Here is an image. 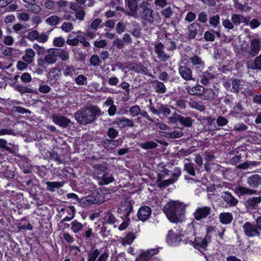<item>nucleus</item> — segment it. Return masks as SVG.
I'll return each instance as SVG.
<instances>
[{"mask_svg":"<svg viewBox=\"0 0 261 261\" xmlns=\"http://www.w3.org/2000/svg\"><path fill=\"white\" fill-rule=\"evenodd\" d=\"M208 229L204 237L199 234L197 236L192 229H170L166 236V243L171 247H175L183 242L185 244H190L195 248L202 251L205 249L207 244L211 241L213 230Z\"/></svg>","mask_w":261,"mask_h":261,"instance_id":"f257e3e1","label":"nucleus"},{"mask_svg":"<svg viewBox=\"0 0 261 261\" xmlns=\"http://www.w3.org/2000/svg\"><path fill=\"white\" fill-rule=\"evenodd\" d=\"M186 206L179 201H171L164 206V212L170 222L177 224L184 221Z\"/></svg>","mask_w":261,"mask_h":261,"instance_id":"f03ea898","label":"nucleus"},{"mask_svg":"<svg viewBox=\"0 0 261 261\" xmlns=\"http://www.w3.org/2000/svg\"><path fill=\"white\" fill-rule=\"evenodd\" d=\"M102 114L100 109L96 106L83 108L75 114V118L79 123L87 124L95 121Z\"/></svg>","mask_w":261,"mask_h":261,"instance_id":"7ed1b4c3","label":"nucleus"},{"mask_svg":"<svg viewBox=\"0 0 261 261\" xmlns=\"http://www.w3.org/2000/svg\"><path fill=\"white\" fill-rule=\"evenodd\" d=\"M250 83L243 80L233 78L231 79V88L230 92L234 93H241L246 96H249L253 95V92L250 87Z\"/></svg>","mask_w":261,"mask_h":261,"instance_id":"20e7f679","label":"nucleus"},{"mask_svg":"<svg viewBox=\"0 0 261 261\" xmlns=\"http://www.w3.org/2000/svg\"><path fill=\"white\" fill-rule=\"evenodd\" d=\"M95 174L97 178L101 179L99 182L101 185L109 184L114 180L113 176L109 173L107 169L101 165L97 166Z\"/></svg>","mask_w":261,"mask_h":261,"instance_id":"39448f33","label":"nucleus"},{"mask_svg":"<svg viewBox=\"0 0 261 261\" xmlns=\"http://www.w3.org/2000/svg\"><path fill=\"white\" fill-rule=\"evenodd\" d=\"M133 203L131 200H125L122 201L118 209V213L121 215L122 218H125L124 221H127L129 219L128 218L129 215L133 210Z\"/></svg>","mask_w":261,"mask_h":261,"instance_id":"423d86ee","label":"nucleus"},{"mask_svg":"<svg viewBox=\"0 0 261 261\" xmlns=\"http://www.w3.org/2000/svg\"><path fill=\"white\" fill-rule=\"evenodd\" d=\"M149 4L146 1L142 2L140 8L142 9V18L149 23H153L154 18L153 15V10L148 7Z\"/></svg>","mask_w":261,"mask_h":261,"instance_id":"0eeeda50","label":"nucleus"},{"mask_svg":"<svg viewBox=\"0 0 261 261\" xmlns=\"http://www.w3.org/2000/svg\"><path fill=\"white\" fill-rule=\"evenodd\" d=\"M211 208L207 206H201L197 207L193 213L194 218L199 221L202 219L206 218L210 214Z\"/></svg>","mask_w":261,"mask_h":261,"instance_id":"6e6552de","label":"nucleus"},{"mask_svg":"<svg viewBox=\"0 0 261 261\" xmlns=\"http://www.w3.org/2000/svg\"><path fill=\"white\" fill-rule=\"evenodd\" d=\"M113 124L116 125L117 127L122 128L125 127H133L135 125L134 120L129 119L125 117H117L116 118Z\"/></svg>","mask_w":261,"mask_h":261,"instance_id":"1a4fd4ad","label":"nucleus"},{"mask_svg":"<svg viewBox=\"0 0 261 261\" xmlns=\"http://www.w3.org/2000/svg\"><path fill=\"white\" fill-rule=\"evenodd\" d=\"M203 32V28L201 24L198 23H192L188 28V37L190 39H193L198 33L201 35Z\"/></svg>","mask_w":261,"mask_h":261,"instance_id":"9d476101","label":"nucleus"},{"mask_svg":"<svg viewBox=\"0 0 261 261\" xmlns=\"http://www.w3.org/2000/svg\"><path fill=\"white\" fill-rule=\"evenodd\" d=\"M154 50L158 59L163 62L167 61L170 58V55L165 53L164 45L161 42L158 43L154 45Z\"/></svg>","mask_w":261,"mask_h":261,"instance_id":"9b49d317","label":"nucleus"},{"mask_svg":"<svg viewBox=\"0 0 261 261\" xmlns=\"http://www.w3.org/2000/svg\"><path fill=\"white\" fill-rule=\"evenodd\" d=\"M106 223L114 224V227H118V228H126L129 224V220L124 221L123 222L120 223L112 214H110L107 216Z\"/></svg>","mask_w":261,"mask_h":261,"instance_id":"f8f14e48","label":"nucleus"},{"mask_svg":"<svg viewBox=\"0 0 261 261\" xmlns=\"http://www.w3.org/2000/svg\"><path fill=\"white\" fill-rule=\"evenodd\" d=\"M178 72L181 77L186 81H194L192 75V71L191 68L185 65H180Z\"/></svg>","mask_w":261,"mask_h":261,"instance_id":"ddd939ff","label":"nucleus"},{"mask_svg":"<svg viewBox=\"0 0 261 261\" xmlns=\"http://www.w3.org/2000/svg\"><path fill=\"white\" fill-rule=\"evenodd\" d=\"M189 61L192 64V66L196 68L197 70L201 71L204 68L205 63L202 59L195 54L189 57Z\"/></svg>","mask_w":261,"mask_h":261,"instance_id":"4468645a","label":"nucleus"},{"mask_svg":"<svg viewBox=\"0 0 261 261\" xmlns=\"http://www.w3.org/2000/svg\"><path fill=\"white\" fill-rule=\"evenodd\" d=\"M52 120L55 124L63 128H66L71 123L69 119L65 116H59L57 114L52 116Z\"/></svg>","mask_w":261,"mask_h":261,"instance_id":"2eb2a0df","label":"nucleus"},{"mask_svg":"<svg viewBox=\"0 0 261 261\" xmlns=\"http://www.w3.org/2000/svg\"><path fill=\"white\" fill-rule=\"evenodd\" d=\"M58 59L56 48L50 49L44 57L43 61L48 64H55Z\"/></svg>","mask_w":261,"mask_h":261,"instance_id":"dca6fc26","label":"nucleus"},{"mask_svg":"<svg viewBox=\"0 0 261 261\" xmlns=\"http://www.w3.org/2000/svg\"><path fill=\"white\" fill-rule=\"evenodd\" d=\"M151 214V210L149 206H144L140 207L138 212L137 215L138 218L144 221L147 220Z\"/></svg>","mask_w":261,"mask_h":261,"instance_id":"f3484780","label":"nucleus"},{"mask_svg":"<svg viewBox=\"0 0 261 261\" xmlns=\"http://www.w3.org/2000/svg\"><path fill=\"white\" fill-rule=\"evenodd\" d=\"M186 90L189 94L192 95H202L205 91V88L200 85L194 87H186Z\"/></svg>","mask_w":261,"mask_h":261,"instance_id":"a211bd4d","label":"nucleus"},{"mask_svg":"<svg viewBox=\"0 0 261 261\" xmlns=\"http://www.w3.org/2000/svg\"><path fill=\"white\" fill-rule=\"evenodd\" d=\"M231 20L235 25H238L241 23H244L245 25H249V18L245 17L241 14H232Z\"/></svg>","mask_w":261,"mask_h":261,"instance_id":"6ab92c4d","label":"nucleus"},{"mask_svg":"<svg viewBox=\"0 0 261 261\" xmlns=\"http://www.w3.org/2000/svg\"><path fill=\"white\" fill-rule=\"evenodd\" d=\"M159 250L156 249H149L143 252L137 257L136 261H148L153 255L156 254Z\"/></svg>","mask_w":261,"mask_h":261,"instance_id":"aec40b11","label":"nucleus"},{"mask_svg":"<svg viewBox=\"0 0 261 261\" xmlns=\"http://www.w3.org/2000/svg\"><path fill=\"white\" fill-rule=\"evenodd\" d=\"M159 250L156 249H149L143 252L137 257L136 261H148L153 255L156 254Z\"/></svg>","mask_w":261,"mask_h":261,"instance_id":"412c9836","label":"nucleus"},{"mask_svg":"<svg viewBox=\"0 0 261 261\" xmlns=\"http://www.w3.org/2000/svg\"><path fill=\"white\" fill-rule=\"evenodd\" d=\"M159 250L156 249H149L143 252L137 257L136 261H148L153 255L156 254Z\"/></svg>","mask_w":261,"mask_h":261,"instance_id":"4be33fe9","label":"nucleus"},{"mask_svg":"<svg viewBox=\"0 0 261 261\" xmlns=\"http://www.w3.org/2000/svg\"><path fill=\"white\" fill-rule=\"evenodd\" d=\"M159 250L156 249H149L143 252L137 257L136 261H148L153 255L156 254Z\"/></svg>","mask_w":261,"mask_h":261,"instance_id":"5701e85b","label":"nucleus"},{"mask_svg":"<svg viewBox=\"0 0 261 261\" xmlns=\"http://www.w3.org/2000/svg\"><path fill=\"white\" fill-rule=\"evenodd\" d=\"M35 57V52L32 48H27L24 55L22 57V60L27 64H31L34 62Z\"/></svg>","mask_w":261,"mask_h":261,"instance_id":"b1692460","label":"nucleus"},{"mask_svg":"<svg viewBox=\"0 0 261 261\" xmlns=\"http://www.w3.org/2000/svg\"><path fill=\"white\" fill-rule=\"evenodd\" d=\"M221 198L230 206H235L238 202V200L228 191L223 192Z\"/></svg>","mask_w":261,"mask_h":261,"instance_id":"393cba45","label":"nucleus"},{"mask_svg":"<svg viewBox=\"0 0 261 261\" xmlns=\"http://www.w3.org/2000/svg\"><path fill=\"white\" fill-rule=\"evenodd\" d=\"M132 71L137 73H140L151 77L152 75L149 73L147 68L141 64H133L130 67Z\"/></svg>","mask_w":261,"mask_h":261,"instance_id":"a878e982","label":"nucleus"},{"mask_svg":"<svg viewBox=\"0 0 261 261\" xmlns=\"http://www.w3.org/2000/svg\"><path fill=\"white\" fill-rule=\"evenodd\" d=\"M260 49V41L256 39L252 40L250 43V49L249 54L254 57L256 56L259 52Z\"/></svg>","mask_w":261,"mask_h":261,"instance_id":"bb28decb","label":"nucleus"},{"mask_svg":"<svg viewBox=\"0 0 261 261\" xmlns=\"http://www.w3.org/2000/svg\"><path fill=\"white\" fill-rule=\"evenodd\" d=\"M247 182L251 187H257L261 184V177L258 174H254L247 178Z\"/></svg>","mask_w":261,"mask_h":261,"instance_id":"cd10ccee","label":"nucleus"},{"mask_svg":"<svg viewBox=\"0 0 261 261\" xmlns=\"http://www.w3.org/2000/svg\"><path fill=\"white\" fill-rule=\"evenodd\" d=\"M63 73L64 76L66 77L70 76L72 77L74 75L76 74V69L73 66L65 65L63 67Z\"/></svg>","mask_w":261,"mask_h":261,"instance_id":"c85d7f7f","label":"nucleus"},{"mask_svg":"<svg viewBox=\"0 0 261 261\" xmlns=\"http://www.w3.org/2000/svg\"><path fill=\"white\" fill-rule=\"evenodd\" d=\"M261 202V196L253 197L249 198L246 202V206L249 208H255Z\"/></svg>","mask_w":261,"mask_h":261,"instance_id":"c756f323","label":"nucleus"},{"mask_svg":"<svg viewBox=\"0 0 261 261\" xmlns=\"http://www.w3.org/2000/svg\"><path fill=\"white\" fill-rule=\"evenodd\" d=\"M118 145L119 141L118 140L107 139L103 141V146L107 149H114Z\"/></svg>","mask_w":261,"mask_h":261,"instance_id":"7c9ffc66","label":"nucleus"},{"mask_svg":"<svg viewBox=\"0 0 261 261\" xmlns=\"http://www.w3.org/2000/svg\"><path fill=\"white\" fill-rule=\"evenodd\" d=\"M219 218L220 222L225 224L231 223L233 219L232 215L230 213H221L219 215Z\"/></svg>","mask_w":261,"mask_h":261,"instance_id":"2f4dec72","label":"nucleus"},{"mask_svg":"<svg viewBox=\"0 0 261 261\" xmlns=\"http://www.w3.org/2000/svg\"><path fill=\"white\" fill-rule=\"evenodd\" d=\"M57 57H59L62 61H67L69 59V51L67 50L56 48Z\"/></svg>","mask_w":261,"mask_h":261,"instance_id":"473e14b6","label":"nucleus"},{"mask_svg":"<svg viewBox=\"0 0 261 261\" xmlns=\"http://www.w3.org/2000/svg\"><path fill=\"white\" fill-rule=\"evenodd\" d=\"M8 145L12 146L14 145L13 144L8 143L6 140L0 138V148L5 149L10 153L14 154L15 151L9 147Z\"/></svg>","mask_w":261,"mask_h":261,"instance_id":"72a5a7b5","label":"nucleus"},{"mask_svg":"<svg viewBox=\"0 0 261 261\" xmlns=\"http://www.w3.org/2000/svg\"><path fill=\"white\" fill-rule=\"evenodd\" d=\"M46 185H47V189L51 192L55 191V188H58L62 187L64 185L63 182H51V181H47L46 182Z\"/></svg>","mask_w":261,"mask_h":261,"instance_id":"f704fd0d","label":"nucleus"},{"mask_svg":"<svg viewBox=\"0 0 261 261\" xmlns=\"http://www.w3.org/2000/svg\"><path fill=\"white\" fill-rule=\"evenodd\" d=\"M236 191L241 195L253 194L256 191L242 186H238L236 188Z\"/></svg>","mask_w":261,"mask_h":261,"instance_id":"c9c22d12","label":"nucleus"},{"mask_svg":"<svg viewBox=\"0 0 261 261\" xmlns=\"http://www.w3.org/2000/svg\"><path fill=\"white\" fill-rule=\"evenodd\" d=\"M214 77L215 76L213 73L207 71L204 72L201 76L200 83L203 85H206L208 83L210 80H213Z\"/></svg>","mask_w":261,"mask_h":261,"instance_id":"e433bc0d","label":"nucleus"},{"mask_svg":"<svg viewBox=\"0 0 261 261\" xmlns=\"http://www.w3.org/2000/svg\"><path fill=\"white\" fill-rule=\"evenodd\" d=\"M139 146L141 148L144 149H151L156 148L158 146V144L154 141H148L144 143H140Z\"/></svg>","mask_w":261,"mask_h":261,"instance_id":"4c0bfd02","label":"nucleus"},{"mask_svg":"<svg viewBox=\"0 0 261 261\" xmlns=\"http://www.w3.org/2000/svg\"><path fill=\"white\" fill-rule=\"evenodd\" d=\"M61 20V18L57 15H51L45 20L46 23L49 25H56L58 24Z\"/></svg>","mask_w":261,"mask_h":261,"instance_id":"58836bf2","label":"nucleus"},{"mask_svg":"<svg viewBox=\"0 0 261 261\" xmlns=\"http://www.w3.org/2000/svg\"><path fill=\"white\" fill-rule=\"evenodd\" d=\"M60 72V70L57 68H51L49 72V77L51 80L57 81L61 75Z\"/></svg>","mask_w":261,"mask_h":261,"instance_id":"ea45409f","label":"nucleus"},{"mask_svg":"<svg viewBox=\"0 0 261 261\" xmlns=\"http://www.w3.org/2000/svg\"><path fill=\"white\" fill-rule=\"evenodd\" d=\"M100 253L98 249H95L90 250L88 254L87 261H96Z\"/></svg>","mask_w":261,"mask_h":261,"instance_id":"a19ab883","label":"nucleus"},{"mask_svg":"<svg viewBox=\"0 0 261 261\" xmlns=\"http://www.w3.org/2000/svg\"><path fill=\"white\" fill-rule=\"evenodd\" d=\"M179 122L183 125L186 127H190L193 123V120L191 117H185L180 115L178 117Z\"/></svg>","mask_w":261,"mask_h":261,"instance_id":"79ce46f5","label":"nucleus"},{"mask_svg":"<svg viewBox=\"0 0 261 261\" xmlns=\"http://www.w3.org/2000/svg\"><path fill=\"white\" fill-rule=\"evenodd\" d=\"M74 81L79 86H86L87 85V78L83 74L79 75Z\"/></svg>","mask_w":261,"mask_h":261,"instance_id":"37998d69","label":"nucleus"},{"mask_svg":"<svg viewBox=\"0 0 261 261\" xmlns=\"http://www.w3.org/2000/svg\"><path fill=\"white\" fill-rule=\"evenodd\" d=\"M248 128L247 125L243 122H240L234 125L233 130L236 132H241L246 130Z\"/></svg>","mask_w":261,"mask_h":261,"instance_id":"c03bdc74","label":"nucleus"},{"mask_svg":"<svg viewBox=\"0 0 261 261\" xmlns=\"http://www.w3.org/2000/svg\"><path fill=\"white\" fill-rule=\"evenodd\" d=\"M155 91L159 93H164L166 91V88L165 85L163 83L159 82L158 81L155 82Z\"/></svg>","mask_w":261,"mask_h":261,"instance_id":"a18cd8bd","label":"nucleus"},{"mask_svg":"<svg viewBox=\"0 0 261 261\" xmlns=\"http://www.w3.org/2000/svg\"><path fill=\"white\" fill-rule=\"evenodd\" d=\"M184 170L191 175H195V168L192 163H185Z\"/></svg>","mask_w":261,"mask_h":261,"instance_id":"49530a36","label":"nucleus"},{"mask_svg":"<svg viewBox=\"0 0 261 261\" xmlns=\"http://www.w3.org/2000/svg\"><path fill=\"white\" fill-rule=\"evenodd\" d=\"M189 105L191 108L198 110L201 112L204 111L205 109L204 106L197 101L190 102Z\"/></svg>","mask_w":261,"mask_h":261,"instance_id":"de8ad7c7","label":"nucleus"},{"mask_svg":"<svg viewBox=\"0 0 261 261\" xmlns=\"http://www.w3.org/2000/svg\"><path fill=\"white\" fill-rule=\"evenodd\" d=\"M129 112L133 117H135L141 113V109L138 105H135L129 108Z\"/></svg>","mask_w":261,"mask_h":261,"instance_id":"09e8293b","label":"nucleus"},{"mask_svg":"<svg viewBox=\"0 0 261 261\" xmlns=\"http://www.w3.org/2000/svg\"><path fill=\"white\" fill-rule=\"evenodd\" d=\"M136 236L134 233H129L123 239L122 244L123 245H129L133 242Z\"/></svg>","mask_w":261,"mask_h":261,"instance_id":"8fccbe9b","label":"nucleus"},{"mask_svg":"<svg viewBox=\"0 0 261 261\" xmlns=\"http://www.w3.org/2000/svg\"><path fill=\"white\" fill-rule=\"evenodd\" d=\"M65 43V39L61 36L55 37L53 40L54 45L58 47H62Z\"/></svg>","mask_w":261,"mask_h":261,"instance_id":"3c124183","label":"nucleus"},{"mask_svg":"<svg viewBox=\"0 0 261 261\" xmlns=\"http://www.w3.org/2000/svg\"><path fill=\"white\" fill-rule=\"evenodd\" d=\"M125 2L127 4L131 11L136 12L137 11L138 7L137 0H125Z\"/></svg>","mask_w":261,"mask_h":261,"instance_id":"603ef678","label":"nucleus"},{"mask_svg":"<svg viewBox=\"0 0 261 261\" xmlns=\"http://www.w3.org/2000/svg\"><path fill=\"white\" fill-rule=\"evenodd\" d=\"M181 175V169L179 167H176L174 170V172L172 174L171 177L170 178L172 180V182L174 183L176 181L179 177Z\"/></svg>","mask_w":261,"mask_h":261,"instance_id":"864d4df0","label":"nucleus"},{"mask_svg":"<svg viewBox=\"0 0 261 261\" xmlns=\"http://www.w3.org/2000/svg\"><path fill=\"white\" fill-rule=\"evenodd\" d=\"M65 210L66 212H71V215L69 216H66L64 219V221H70L71 220L74 216V213H75V208L73 206H70L68 207H67L66 209L62 208L61 211Z\"/></svg>","mask_w":261,"mask_h":261,"instance_id":"5fc2aeb1","label":"nucleus"},{"mask_svg":"<svg viewBox=\"0 0 261 261\" xmlns=\"http://www.w3.org/2000/svg\"><path fill=\"white\" fill-rule=\"evenodd\" d=\"M48 39V35H47L46 33H39L38 32L37 41L39 43H44L46 42Z\"/></svg>","mask_w":261,"mask_h":261,"instance_id":"6e6d98bb","label":"nucleus"},{"mask_svg":"<svg viewBox=\"0 0 261 261\" xmlns=\"http://www.w3.org/2000/svg\"><path fill=\"white\" fill-rule=\"evenodd\" d=\"M126 23L123 21H119L116 25V31L119 34H121L125 30Z\"/></svg>","mask_w":261,"mask_h":261,"instance_id":"4d7b16f0","label":"nucleus"},{"mask_svg":"<svg viewBox=\"0 0 261 261\" xmlns=\"http://www.w3.org/2000/svg\"><path fill=\"white\" fill-rule=\"evenodd\" d=\"M38 32L33 30L29 32L27 35V38L31 41H36L37 39Z\"/></svg>","mask_w":261,"mask_h":261,"instance_id":"13d9d810","label":"nucleus"},{"mask_svg":"<svg viewBox=\"0 0 261 261\" xmlns=\"http://www.w3.org/2000/svg\"><path fill=\"white\" fill-rule=\"evenodd\" d=\"M219 20L220 16L219 15L217 14L216 15L212 16L210 18V23L212 27L216 28L217 27L218 24H219Z\"/></svg>","mask_w":261,"mask_h":261,"instance_id":"bf43d9fd","label":"nucleus"},{"mask_svg":"<svg viewBox=\"0 0 261 261\" xmlns=\"http://www.w3.org/2000/svg\"><path fill=\"white\" fill-rule=\"evenodd\" d=\"M61 29L64 32L68 33L73 29V24L69 22H64L61 27Z\"/></svg>","mask_w":261,"mask_h":261,"instance_id":"052dcab7","label":"nucleus"},{"mask_svg":"<svg viewBox=\"0 0 261 261\" xmlns=\"http://www.w3.org/2000/svg\"><path fill=\"white\" fill-rule=\"evenodd\" d=\"M107 135L111 139H114L118 136V132L116 129L111 127L108 130Z\"/></svg>","mask_w":261,"mask_h":261,"instance_id":"680f3d73","label":"nucleus"},{"mask_svg":"<svg viewBox=\"0 0 261 261\" xmlns=\"http://www.w3.org/2000/svg\"><path fill=\"white\" fill-rule=\"evenodd\" d=\"M171 113L169 108L166 106H161L159 108V114H162L164 116H167Z\"/></svg>","mask_w":261,"mask_h":261,"instance_id":"e2e57ef3","label":"nucleus"},{"mask_svg":"<svg viewBox=\"0 0 261 261\" xmlns=\"http://www.w3.org/2000/svg\"><path fill=\"white\" fill-rule=\"evenodd\" d=\"M49 159L51 160H54L57 163V164L60 165L63 163V162L61 160L59 154L55 152L50 153L49 155Z\"/></svg>","mask_w":261,"mask_h":261,"instance_id":"0e129e2a","label":"nucleus"},{"mask_svg":"<svg viewBox=\"0 0 261 261\" xmlns=\"http://www.w3.org/2000/svg\"><path fill=\"white\" fill-rule=\"evenodd\" d=\"M77 38L78 43H81L84 47H88L90 46L89 42L86 40L85 35H77Z\"/></svg>","mask_w":261,"mask_h":261,"instance_id":"69168bd1","label":"nucleus"},{"mask_svg":"<svg viewBox=\"0 0 261 261\" xmlns=\"http://www.w3.org/2000/svg\"><path fill=\"white\" fill-rule=\"evenodd\" d=\"M203 95L205 99H210L214 98L215 92L212 89H205L204 93Z\"/></svg>","mask_w":261,"mask_h":261,"instance_id":"338daca9","label":"nucleus"},{"mask_svg":"<svg viewBox=\"0 0 261 261\" xmlns=\"http://www.w3.org/2000/svg\"><path fill=\"white\" fill-rule=\"evenodd\" d=\"M204 39L207 41H214L215 39L214 34L211 31H206L204 35Z\"/></svg>","mask_w":261,"mask_h":261,"instance_id":"774afa93","label":"nucleus"}]
</instances>
